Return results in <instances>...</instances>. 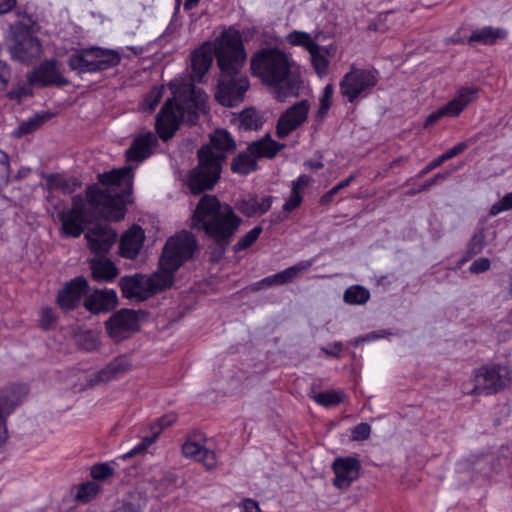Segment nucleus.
I'll use <instances>...</instances> for the list:
<instances>
[{
  "instance_id": "obj_9",
  "label": "nucleus",
  "mask_w": 512,
  "mask_h": 512,
  "mask_svg": "<svg viewBox=\"0 0 512 512\" xmlns=\"http://www.w3.org/2000/svg\"><path fill=\"white\" fill-rule=\"evenodd\" d=\"M378 83V73L374 69H361L351 66L339 83L340 93L353 103L366 97Z\"/></svg>"
},
{
  "instance_id": "obj_38",
  "label": "nucleus",
  "mask_w": 512,
  "mask_h": 512,
  "mask_svg": "<svg viewBox=\"0 0 512 512\" xmlns=\"http://www.w3.org/2000/svg\"><path fill=\"white\" fill-rule=\"evenodd\" d=\"M369 298V290L360 285L349 287L343 295L344 301L350 305H363L369 300Z\"/></svg>"
},
{
  "instance_id": "obj_8",
  "label": "nucleus",
  "mask_w": 512,
  "mask_h": 512,
  "mask_svg": "<svg viewBox=\"0 0 512 512\" xmlns=\"http://www.w3.org/2000/svg\"><path fill=\"white\" fill-rule=\"evenodd\" d=\"M285 144L278 143L266 136L252 142L245 152L239 153L231 163V170L234 173L247 175L257 168V158H273Z\"/></svg>"
},
{
  "instance_id": "obj_13",
  "label": "nucleus",
  "mask_w": 512,
  "mask_h": 512,
  "mask_svg": "<svg viewBox=\"0 0 512 512\" xmlns=\"http://www.w3.org/2000/svg\"><path fill=\"white\" fill-rule=\"evenodd\" d=\"M215 43H205L191 54V80L201 82L205 74L209 71L213 63V57H216L217 41Z\"/></svg>"
},
{
  "instance_id": "obj_23",
  "label": "nucleus",
  "mask_w": 512,
  "mask_h": 512,
  "mask_svg": "<svg viewBox=\"0 0 512 512\" xmlns=\"http://www.w3.org/2000/svg\"><path fill=\"white\" fill-rule=\"evenodd\" d=\"M145 240L141 227L133 226L126 231L120 240V254L128 259H134L139 254Z\"/></svg>"
},
{
  "instance_id": "obj_39",
  "label": "nucleus",
  "mask_w": 512,
  "mask_h": 512,
  "mask_svg": "<svg viewBox=\"0 0 512 512\" xmlns=\"http://www.w3.org/2000/svg\"><path fill=\"white\" fill-rule=\"evenodd\" d=\"M48 119L47 115H35L28 120L22 122L18 128L13 132L15 137H23L27 134H30L37 129Z\"/></svg>"
},
{
  "instance_id": "obj_49",
  "label": "nucleus",
  "mask_w": 512,
  "mask_h": 512,
  "mask_svg": "<svg viewBox=\"0 0 512 512\" xmlns=\"http://www.w3.org/2000/svg\"><path fill=\"white\" fill-rule=\"evenodd\" d=\"M157 439V433H152L151 436H146L142 441L137 444L133 449L124 455V458L133 457L139 454H143L149 446H151Z\"/></svg>"
},
{
  "instance_id": "obj_28",
  "label": "nucleus",
  "mask_w": 512,
  "mask_h": 512,
  "mask_svg": "<svg viewBox=\"0 0 512 512\" xmlns=\"http://www.w3.org/2000/svg\"><path fill=\"white\" fill-rule=\"evenodd\" d=\"M478 89L475 87H462L456 97L442 107L446 116L456 117L474 100Z\"/></svg>"
},
{
  "instance_id": "obj_57",
  "label": "nucleus",
  "mask_w": 512,
  "mask_h": 512,
  "mask_svg": "<svg viewBox=\"0 0 512 512\" xmlns=\"http://www.w3.org/2000/svg\"><path fill=\"white\" fill-rule=\"evenodd\" d=\"M302 202V196L296 192H292L290 198L283 205L285 212H291L298 208Z\"/></svg>"
},
{
  "instance_id": "obj_26",
  "label": "nucleus",
  "mask_w": 512,
  "mask_h": 512,
  "mask_svg": "<svg viewBox=\"0 0 512 512\" xmlns=\"http://www.w3.org/2000/svg\"><path fill=\"white\" fill-rule=\"evenodd\" d=\"M272 201V196H264L262 198L249 196L239 200L236 207L247 217L260 216L265 214L271 208Z\"/></svg>"
},
{
  "instance_id": "obj_32",
  "label": "nucleus",
  "mask_w": 512,
  "mask_h": 512,
  "mask_svg": "<svg viewBox=\"0 0 512 512\" xmlns=\"http://www.w3.org/2000/svg\"><path fill=\"white\" fill-rule=\"evenodd\" d=\"M131 368L130 361L125 357H118L111 361L106 367H104L98 374L99 380L108 382L119 375L128 372Z\"/></svg>"
},
{
  "instance_id": "obj_6",
  "label": "nucleus",
  "mask_w": 512,
  "mask_h": 512,
  "mask_svg": "<svg viewBox=\"0 0 512 512\" xmlns=\"http://www.w3.org/2000/svg\"><path fill=\"white\" fill-rule=\"evenodd\" d=\"M512 382V369L507 365H483L473 372V388L470 395H492L506 389Z\"/></svg>"
},
{
  "instance_id": "obj_52",
  "label": "nucleus",
  "mask_w": 512,
  "mask_h": 512,
  "mask_svg": "<svg viewBox=\"0 0 512 512\" xmlns=\"http://www.w3.org/2000/svg\"><path fill=\"white\" fill-rule=\"evenodd\" d=\"M113 474V468L108 464L94 465L91 469V475L96 480H104Z\"/></svg>"
},
{
  "instance_id": "obj_14",
  "label": "nucleus",
  "mask_w": 512,
  "mask_h": 512,
  "mask_svg": "<svg viewBox=\"0 0 512 512\" xmlns=\"http://www.w3.org/2000/svg\"><path fill=\"white\" fill-rule=\"evenodd\" d=\"M312 266V261L305 260L301 261L277 274L268 276L250 286V290L253 292H257L261 289L275 286V285H283L291 282L294 278H296L299 274L307 272Z\"/></svg>"
},
{
  "instance_id": "obj_17",
  "label": "nucleus",
  "mask_w": 512,
  "mask_h": 512,
  "mask_svg": "<svg viewBox=\"0 0 512 512\" xmlns=\"http://www.w3.org/2000/svg\"><path fill=\"white\" fill-rule=\"evenodd\" d=\"M89 292V284L83 277H77L66 284L59 292L57 301L63 309H73L78 306L81 298Z\"/></svg>"
},
{
  "instance_id": "obj_11",
  "label": "nucleus",
  "mask_w": 512,
  "mask_h": 512,
  "mask_svg": "<svg viewBox=\"0 0 512 512\" xmlns=\"http://www.w3.org/2000/svg\"><path fill=\"white\" fill-rule=\"evenodd\" d=\"M310 107V102L303 99L286 109L277 120V137L284 139L304 124L308 119Z\"/></svg>"
},
{
  "instance_id": "obj_18",
  "label": "nucleus",
  "mask_w": 512,
  "mask_h": 512,
  "mask_svg": "<svg viewBox=\"0 0 512 512\" xmlns=\"http://www.w3.org/2000/svg\"><path fill=\"white\" fill-rule=\"evenodd\" d=\"M89 248L97 255L107 253L115 243L117 234L107 226L97 225L85 235Z\"/></svg>"
},
{
  "instance_id": "obj_64",
  "label": "nucleus",
  "mask_w": 512,
  "mask_h": 512,
  "mask_svg": "<svg viewBox=\"0 0 512 512\" xmlns=\"http://www.w3.org/2000/svg\"><path fill=\"white\" fill-rule=\"evenodd\" d=\"M26 95V88L24 86H20L15 89H11L7 96L12 100H21V98Z\"/></svg>"
},
{
  "instance_id": "obj_4",
  "label": "nucleus",
  "mask_w": 512,
  "mask_h": 512,
  "mask_svg": "<svg viewBox=\"0 0 512 512\" xmlns=\"http://www.w3.org/2000/svg\"><path fill=\"white\" fill-rule=\"evenodd\" d=\"M241 223L242 219L229 204L208 194L201 197L192 216V227L205 232L215 242L220 255L230 245Z\"/></svg>"
},
{
  "instance_id": "obj_43",
  "label": "nucleus",
  "mask_w": 512,
  "mask_h": 512,
  "mask_svg": "<svg viewBox=\"0 0 512 512\" xmlns=\"http://www.w3.org/2000/svg\"><path fill=\"white\" fill-rule=\"evenodd\" d=\"M261 232L262 228L260 226L254 227L238 240V242L234 245V251L239 252L252 246L259 238Z\"/></svg>"
},
{
  "instance_id": "obj_61",
  "label": "nucleus",
  "mask_w": 512,
  "mask_h": 512,
  "mask_svg": "<svg viewBox=\"0 0 512 512\" xmlns=\"http://www.w3.org/2000/svg\"><path fill=\"white\" fill-rule=\"evenodd\" d=\"M9 175V158L7 154L0 150V179Z\"/></svg>"
},
{
  "instance_id": "obj_62",
  "label": "nucleus",
  "mask_w": 512,
  "mask_h": 512,
  "mask_svg": "<svg viewBox=\"0 0 512 512\" xmlns=\"http://www.w3.org/2000/svg\"><path fill=\"white\" fill-rule=\"evenodd\" d=\"M242 507L244 512H261L258 502L250 498L243 500Z\"/></svg>"
},
{
  "instance_id": "obj_27",
  "label": "nucleus",
  "mask_w": 512,
  "mask_h": 512,
  "mask_svg": "<svg viewBox=\"0 0 512 512\" xmlns=\"http://www.w3.org/2000/svg\"><path fill=\"white\" fill-rule=\"evenodd\" d=\"M175 269H169L166 265H161L159 261V269L150 276H146L149 295L159 293L170 288L174 282Z\"/></svg>"
},
{
  "instance_id": "obj_5",
  "label": "nucleus",
  "mask_w": 512,
  "mask_h": 512,
  "mask_svg": "<svg viewBox=\"0 0 512 512\" xmlns=\"http://www.w3.org/2000/svg\"><path fill=\"white\" fill-rule=\"evenodd\" d=\"M198 159V165L185 178V185L195 195L213 189L220 179L222 162L226 155L213 152L209 146H203L198 151Z\"/></svg>"
},
{
  "instance_id": "obj_40",
  "label": "nucleus",
  "mask_w": 512,
  "mask_h": 512,
  "mask_svg": "<svg viewBox=\"0 0 512 512\" xmlns=\"http://www.w3.org/2000/svg\"><path fill=\"white\" fill-rule=\"evenodd\" d=\"M262 126L261 117L253 109H246L239 115V127L243 130H258Z\"/></svg>"
},
{
  "instance_id": "obj_16",
  "label": "nucleus",
  "mask_w": 512,
  "mask_h": 512,
  "mask_svg": "<svg viewBox=\"0 0 512 512\" xmlns=\"http://www.w3.org/2000/svg\"><path fill=\"white\" fill-rule=\"evenodd\" d=\"M11 53L15 59L23 63H32L42 53L41 44L36 37L28 33L22 34L11 47Z\"/></svg>"
},
{
  "instance_id": "obj_20",
  "label": "nucleus",
  "mask_w": 512,
  "mask_h": 512,
  "mask_svg": "<svg viewBox=\"0 0 512 512\" xmlns=\"http://www.w3.org/2000/svg\"><path fill=\"white\" fill-rule=\"evenodd\" d=\"M157 142L156 135L150 131L140 134L126 151L127 160L143 161L152 154Z\"/></svg>"
},
{
  "instance_id": "obj_55",
  "label": "nucleus",
  "mask_w": 512,
  "mask_h": 512,
  "mask_svg": "<svg viewBox=\"0 0 512 512\" xmlns=\"http://www.w3.org/2000/svg\"><path fill=\"white\" fill-rule=\"evenodd\" d=\"M491 263L488 258H478L469 267V271L473 274L486 272L490 269Z\"/></svg>"
},
{
  "instance_id": "obj_25",
  "label": "nucleus",
  "mask_w": 512,
  "mask_h": 512,
  "mask_svg": "<svg viewBox=\"0 0 512 512\" xmlns=\"http://www.w3.org/2000/svg\"><path fill=\"white\" fill-rule=\"evenodd\" d=\"M31 81L41 86L66 83V80L61 76L57 63L53 60L45 61L40 64L34 70Z\"/></svg>"
},
{
  "instance_id": "obj_19",
  "label": "nucleus",
  "mask_w": 512,
  "mask_h": 512,
  "mask_svg": "<svg viewBox=\"0 0 512 512\" xmlns=\"http://www.w3.org/2000/svg\"><path fill=\"white\" fill-rule=\"evenodd\" d=\"M197 437L198 435H193L186 440L182 445V453L185 457L202 463L207 470L216 468L217 461L214 451L201 444Z\"/></svg>"
},
{
  "instance_id": "obj_63",
  "label": "nucleus",
  "mask_w": 512,
  "mask_h": 512,
  "mask_svg": "<svg viewBox=\"0 0 512 512\" xmlns=\"http://www.w3.org/2000/svg\"><path fill=\"white\" fill-rule=\"evenodd\" d=\"M444 116H446V115H445V113L443 112L442 108H440V109H438L437 111H435V112L431 113V114L427 117V119H426V121H425L424 126H425V127H428V126H430V125L434 124L435 122H437L440 118H442V117H444Z\"/></svg>"
},
{
  "instance_id": "obj_59",
  "label": "nucleus",
  "mask_w": 512,
  "mask_h": 512,
  "mask_svg": "<svg viewBox=\"0 0 512 512\" xmlns=\"http://www.w3.org/2000/svg\"><path fill=\"white\" fill-rule=\"evenodd\" d=\"M310 181L311 178L309 176L301 175L296 181L292 182V192H296L301 195L302 191L309 185Z\"/></svg>"
},
{
  "instance_id": "obj_42",
  "label": "nucleus",
  "mask_w": 512,
  "mask_h": 512,
  "mask_svg": "<svg viewBox=\"0 0 512 512\" xmlns=\"http://www.w3.org/2000/svg\"><path fill=\"white\" fill-rule=\"evenodd\" d=\"M87 56H84V52L75 53L69 56L68 65L72 70H78L80 72H94L93 63L86 60Z\"/></svg>"
},
{
  "instance_id": "obj_24",
  "label": "nucleus",
  "mask_w": 512,
  "mask_h": 512,
  "mask_svg": "<svg viewBox=\"0 0 512 512\" xmlns=\"http://www.w3.org/2000/svg\"><path fill=\"white\" fill-rule=\"evenodd\" d=\"M120 287L126 298L145 300L150 296L145 275L136 274L123 277L120 280Z\"/></svg>"
},
{
  "instance_id": "obj_15",
  "label": "nucleus",
  "mask_w": 512,
  "mask_h": 512,
  "mask_svg": "<svg viewBox=\"0 0 512 512\" xmlns=\"http://www.w3.org/2000/svg\"><path fill=\"white\" fill-rule=\"evenodd\" d=\"M332 468L335 473L333 484L339 489H347L359 477L360 463L355 458H337Z\"/></svg>"
},
{
  "instance_id": "obj_31",
  "label": "nucleus",
  "mask_w": 512,
  "mask_h": 512,
  "mask_svg": "<svg viewBox=\"0 0 512 512\" xmlns=\"http://www.w3.org/2000/svg\"><path fill=\"white\" fill-rule=\"evenodd\" d=\"M43 178L46 179L48 190H60L65 194H70L81 187V182L77 178H65L59 173L47 174Z\"/></svg>"
},
{
  "instance_id": "obj_21",
  "label": "nucleus",
  "mask_w": 512,
  "mask_h": 512,
  "mask_svg": "<svg viewBox=\"0 0 512 512\" xmlns=\"http://www.w3.org/2000/svg\"><path fill=\"white\" fill-rule=\"evenodd\" d=\"M117 305V294L112 289L95 290L84 302L87 310L93 313L107 312Z\"/></svg>"
},
{
  "instance_id": "obj_54",
  "label": "nucleus",
  "mask_w": 512,
  "mask_h": 512,
  "mask_svg": "<svg viewBox=\"0 0 512 512\" xmlns=\"http://www.w3.org/2000/svg\"><path fill=\"white\" fill-rule=\"evenodd\" d=\"M371 433V427L367 423H360L356 425L352 430L353 440L361 441L369 438Z\"/></svg>"
},
{
  "instance_id": "obj_48",
  "label": "nucleus",
  "mask_w": 512,
  "mask_h": 512,
  "mask_svg": "<svg viewBox=\"0 0 512 512\" xmlns=\"http://www.w3.org/2000/svg\"><path fill=\"white\" fill-rule=\"evenodd\" d=\"M334 88L332 84H327L323 90V94L320 98V107L318 110V114L320 117L326 116L331 105H332V96H333Z\"/></svg>"
},
{
  "instance_id": "obj_3",
  "label": "nucleus",
  "mask_w": 512,
  "mask_h": 512,
  "mask_svg": "<svg viewBox=\"0 0 512 512\" xmlns=\"http://www.w3.org/2000/svg\"><path fill=\"white\" fill-rule=\"evenodd\" d=\"M289 56L277 48H264L251 58V70L265 85L272 88V93L279 102L298 97L302 82L291 71Z\"/></svg>"
},
{
  "instance_id": "obj_50",
  "label": "nucleus",
  "mask_w": 512,
  "mask_h": 512,
  "mask_svg": "<svg viewBox=\"0 0 512 512\" xmlns=\"http://www.w3.org/2000/svg\"><path fill=\"white\" fill-rule=\"evenodd\" d=\"M449 173L448 172H444V173H437L436 175H434L433 177L429 178L428 180H426L421 186H419L417 189H413V190H410L408 192L409 195H416L422 191H426L428 190L429 188H431L432 186L438 184L440 181H443V180H446L448 177H449Z\"/></svg>"
},
{
  "instance_id": "obj_7",
  "label": "nucleus",
  "mask_w": 512,
  "mask_h": 512,
  "mask_svg": "<svg viewBox=\"0 0 512 512\" xmlns=\"http://www.w3.org/2000/svg\"><path fill=\"white\" fill-rule=\"evenodd\" d=\"M199 108L197 101L191 97L185 105L168 99L156 117L155 128L159 137L167 141L173 137L178 130L180 122L188 114L189 120L196 115Z\"/></svg>"
},
{
  "instance_id": "obj_53",
  "label": "nucleus",
  "mask_w": 512,
  "mask_h": 512,
  "mask_svg": "<svg viewBox=\"0 0 512 512\" xmlns=\"http://www.w3.org/2000/svg\"><path fill=\"white\" fill-rule=\"evenodd\" d=\"M177 420V416L175 414H168L163 416L158 422L152 426V433H157V437L159 434L167 427L171 426Z\"/></svg>"
},
{
  "instance_id": "obj_10",
  "label": "nucleus",
  "mask_w": 512,
  "mask_h": 512,
  "mask_svg": "<svg viewBox=\"0 0 512 512\" xmlns=\"http://www.w3.org/2000/svg\"><path fill=\"white\" fill-rule=\"evenodd\" d=\"M196 248L197 241L194 235L186 231L180 232L167 240L160 258L161 265L177 270L192 257Z\"/></svg>"
},
{
  "instance_id": "obj_30",
  "label": "nucleus",
  "mask_w": 512,
  "mask_h": 512,
  "mask_svg": "<svg viewBox=\"0 0 512 512\" xmlns=\"http://www.w3.org/2000/svg\"><path fill=\"white\" fill-rule=\"evenodd\" d=\"M507 37V31L501 27L486 26L481 29H476L471 33L468 38V43H479L482 45H493L498 40H503Z\"/></svg>"
},
{
  "instance_id": "obj_56",
  "label": "nucleus",
  "mask_w": 512,
  "mask_h": 512,
  "mask_svg": "<svg viewBox=\"0 0 512 512\" xmlns=\"http://www.w3.org/2000/svg\"><path fill=\"white\" fill-rule=\"evenodd\" d=\"M11 72L7 64L0 60V92L7 88Z\"/></svg>"
},
{
  "instance_id": "obj_35",
  "label": "nucleus",
  "mask_w": 512,
  "mask_h": 512,
  "mask_svg": "<svg viewBox=\"0 0 512 512\" xmlns=\"http://www.w3.org/2000/svg\"><path fill=\"white\" fill-rule=\"evenodd\" d=\"M330 50L328 47L318 45L317 49L309 52L312 66L320 77L325 76L328 72L329 61L327 56L333 55Z\"/></svg>"
},
{
  "instance_id": "obj_47",
  "label": "nucleus",
  "mask_w": 512,
  "mask_h": 512,
  "mask_svg": "<svg viewBox=\"0 0 512 512\" xmlns=\"http://www.w3.org/2000/svg\"><path fill=\"white\" fill-rule=\"evenodd\" d=\"M57 322V316L52 308L44 307L40 311L39 325L43 330L52 329Z\"/></svg>"
},
{
  "instance_id": "obj_29",
  "label": "nucleus",
  "mask_w": 512,
  "mask_h": 512,
  "mask_svg": "<svg viewBox=\"0 0 512 512\" xmlns=\"http://www.w3.org/2000/svg\"><path fill=\"white\" fill-rule=\"evenodd\" d=\"M90 268L93 279L97 281H112L119 273L114 263L102 256L91 259Z\"/></svg>"
},
{
  "instance_id": "obj_45",
  "label": "nucleus",
  "mask_w": 512,
  "mask_h": 512,
  "mask_svg": "<svg viewBox=\"0 0 512 512\" xmlns=\"http://www.w3.org/2000/svg\"><path fill=\"white\" fill-rule=\"evenodd\" d=\"M163 96L162 87H154L150 93L145 97L144 101L140 105V108L144 111H153L159 104Z\"/></svg>"
},
{
  "instance_id": "obj_37",
  "label": "nucleus",
  "mask_w": 512,
  "mask_h": 512,
  "mask_svg": "<svg viewBox=\"0 0 512 512\" xmlns=\"http://www.w3.org/2000/svg\"><path fill=\"white\" fill-rule=\"evenodd\" d=\"M96 64H93V71L106 70L119 64L121 58L117 52L96 49Z\"/></svg>"
},
{
  "instance_id": "obj_12",
  "label": "nucleus",
  "mask_w": 512,
  "mask_h": 512,
  "mask_svg": "<svg viewBox=\"0 0 512 512\" xmlns=\"http://www.w3.org/2000/svg\"><path fill=\"white\" fill-rule=\"evenodd\" d=\"M138 328V316L133 310H120L106 322L107 333L115 342L128 338Z\"/></svg>"
},
{
  "instance_id": "obj_33",
  "label": "nucleus",
  "mask_w": 512,
  "mask_h": 512,
  "mask_svg": "<svg viewBox=\"0 0 512 512\" xmlns=\"http://www.w3.org/2000/svg\"><path fill=\"white\" fill-rule=\"evenodd\" d=\"M211 146L208 145L213 152L225 155L224 152L234 151L236 143L231 135L225 129H217L210 136Z\"/></svg>"
},
{
  "instance_id": "obj_44",
  "label": "nucleus",
  "mask_w": 512,
  "mask_h": 512,
  "mask_svg": "<svg viewBox=\"0 0 512 512\" xmlns=\"http://www.w3.org/2000/svg\"><path fill=\"white\" fill-rule=\"evenodd\" d=\"M314 400L325 407L336 406L343 400V394L337 391H326L314 396Z\"/></svg>"
},
{
  "instance_id": "obj_34",
  "label": "nucleus",
  "mask_w": 512,
  "mask_h": 512,
  "mask_svg": "<svg viewBox=\"0 0 512 512\" xmlns=\"http://www.w3.org/2000/svg\"><path fill=\"white\" fill-rule=\"evenodd\" d=\"M320 33H315L314 36L311 34L304 32V31H298L294 30L286 35L285 39L286 42L292 46H300L306 49L308 52L312 51L313 49L318 48V44L316 41L319 38Z\"/></svg>"
},
{
  "instance_id": "obj_36",
  "label": "nucleus",
  "mask_w": 512,
  "mask_h": 512,
  "mask_svg": "<svg viewBox=\"0 0 512 512\" xmlns=\"http://www.w3.org/2000/svg\"><path fill=\"white\" fill-rule=\"evenodd\" d=\"M486 246V234L484 228H478L471 237L465 255L461 262H466L473 256L480 254Z\"/></svg>"
},
{
  "instance_id": "obj_51",
  "label": "nucleus",
  "mask_w": 512,
  "mask_h": 512,
  "mask_svg": "<svg viewBox=\"0 0 512 512\" xmlns=\"http://www.w3.org/2000/svg\"><path fill=\"white\" fill-rule=\"evenodd\" d=\"M510 209H512V192L506 194L498 202L494 203L490 208L489 215L496 216Z\"/></svg>"
},
{
  "instance_id": "obj_22",
  "label": "nucleus",
  "mask_w": 512,
  "mask_h": 512,
  "mask_svg": "<svg viewBox=\"0 0 512 512\" xmlns=\"http://www.w3.org/2000/svg\"><path fill=\"white\" fill-rule=\"evenodd\" d=\"M22 401L20 391L7 389L0 392V446L7 438L5 417L9 415Z\"/></svg>"
},
{
  "instance_id": "obj_2",
  "label": "nucleus",
  "mask_w": 512,
  "mask_h": 512,
  "mask_svg": "<svg viewBox=\"0 0 512 512\" xmlns=\"http://www.w3.org/2000/svg\"><path fill=\"white\" fill-rule=\"evenodd\" d=\"M247 59L242 36L239 31L228 29L217 41L216 61L221 75L216 92L217 101L232 107L244 100L249 89L247 76L241 73Z\"/></svg>"
},
{
  "instance_id": "obj_1",
  "label": "nucleus",
  "mask_w": 512,
  "mask_h": 512,
  "mask_svg": "<svg viewBox=\"0 0 512 512\" xmlns=\"http://www.w3.org/2000/svg\"><path fill=\"white\" fill-rule=\"evenodd\" d=\"M98 179L100 186H89L85 197L74 196L72 208L59 212L65 235L79 237L84 231V224L100 217L113 221L124 218L125 206L131 202L133 169L112 170L99 174Z\"/></svg>"
},
{
  "instance_id": "obj_60",
  "label": "nucleus",
  "mask_w": 512,
  "mask_h": 512,
  "mask_svg": "<svg viewBox=\"0 0 512 512\" xmlns=\"http://www.w3.org/2000/svg\"><path fill=\"white\" fill-rule=\"evenodd\" d=\"M442 163H444V160L442 159V156L433 159L429 164H427L418 174L417 178H422L431 171H433L435 168L439 167Z\"/></svg>"
},
{
  "instance_id": "obj_46",
  "label": "nucleus",
  "mask_w": 512,
  "mask_h": 512,
  "mask_svg": "<svg viewBox=\"0 0 512 512\" xmlns=\"http://www.w3.org/2000/svg\"><path fill=\"white\" fill-rule=\"evenodd\" d=\"M99 492V486L95 482H87L81 485L77 492V499L83 503L92 500Z\"/></svg>"
},
{
  "instance_id": "obj_58",
  "label": "nucleus",
  "mask_w": 512,
  "mask_h": 512,
  "mask_svg": "<svg viewBox=\"0 0 512 512\" xmlns=\"http://www.w3.org/2000/svg\"><path fill=\"white\" fill-rule=\"evenodd\" d=\"M468 148V144L466 142H460L456 146L452 147L451 149L447 150L445 153H443L442 159L445 161L457 156L458 154L464 152Z\"/></svg>"
},
{
  "instance_id": "obj_41",
  "label": "nucleus",
  "mask_w": 512,
  "mask_h": 512,
  "mask_svg": "<svg viewBox=\"0 0 512 512\" xmlns=\"http://www.w3.org/2000/svg\"><path fill=\"white\" fill-rule=\"evenodd\" d=\"M142 499L139 494L131 493L121 502H118L114 512H139L142 508Z\"/></svg>"
}]
</instances>
